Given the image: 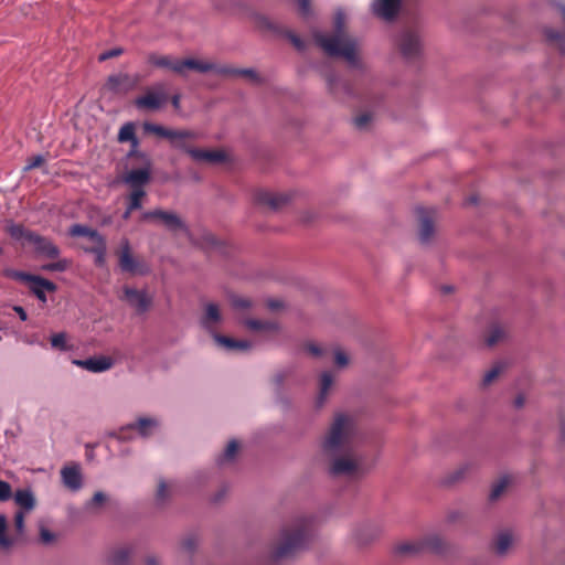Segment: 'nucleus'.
I'll list each match as a JSON object with an SVG mask.
<instances>
[{"label":"nucleus","instance_id":"7","mask_svg":"<svg viewBox=\"0 0 565 565\" xmlns=\"http://www.w3.org/2000/svg\"><path fill=\"white\" fill-rule=\"evenodd\" d=\"M445 547L444 540L437 534L427 535L424 539L402 543L397 546V552L401 554H413L422 551L441 552Z\"/></svg>","mask_w":565,"mask_h":565},{"label":"nucleus","instance_id":"23","mask_svg":"<svg viewBox=\"0 0 565 565\" xmlns=\"http://www.w3.org/2000/svg\"><path fill=\"white\" fill-rule=\"evenodd\" d=\"M149 63L156 67L167 68L181 75L182 60L175 58L171 55L152 54L149 56Z\"/></svg>","mask_w":565,"mask_h":565},{"label":"nucleus","instance_id":"34","mask_svg":"<svg viewBox=\"0 0 565 565\" xmlns=\"http://www.w3.org/2000/svg\"><path fill=\"white\" fill-rule=\"evenodd\" d=\"M108 497L103 491H97L93 495V498L85 503V510L90 513H97L107 502Z\"/></svg>","mask_w":565,"mask_h":565},{"label":"nucleus","instance_id":"3","mask_svg":"<svg viewBox=\"0 0 565 565\" xmlns=\"http://www.w3.org/2000/svg\"><path fill=\"white\" fill-rule=\"evenodd\" d=\"M315 533V522L311 516H299L284 526L271 550L275 559L288 558L307 547Z\"/></svg>","mask_w":565,"mask_h":565},{"label":"nucleus","instance_id":"57","mask_svg":"<svg viewBox=\"0 0 565 565\" xmlns=\"http://www.w3.org/2000/svg\"><path fill=\"white\" fill-rule=\"evenodd\" d=\"M122 53V50L119 49V47H116V49H113V50H109V51H106L104 52L103 54L99 55V61H106L108 58H111V57H115V56H118Z\"/></svg>","mask_w":565,"mask_h":565},{"label":"nucleus","instance_id":"50","mask_svg":"<svg viewBox=\"0 0 565 565\" xmlns=\"http://www.w3.org/2000/svg\"><path fill=\"white\" fill-rule=\"evenodd\" d=\"M40 540L43 544H51L55 541V534L51 532L49 529L41 526L40 527Z\"/></svg>","mask_w":565,"mask_h":565},{"label":"nucleus","instance_id":"2","mask_svg":"<svg viewBox=\"0 0 565 565\" xmlns=\"http://www.w3.org/2000/svg\"><path fill=\"white\" fill-rule=\"evenodd\" d=\"M347 19V12L343 9H338L333 20L334 32L332 34L315 32L313 38L324 53L342 57L349 65L358 67L360 65L358 42L344 33Z\"/></svg>","mask_w":565,"mask_h":565},{"label":"nucleus","instance_id":"54","mask_svg":"<svg viewBox=\"0 0 565 565\" xmlns=\"http://www.w3.org/2000/svg\"><path fill=\"white\" fill-rule=\"evenodd\" d=\"M168 495H169V484L164 481H161L158 486L157 498H158V500L163 501L168 498Z\"/></svg>","mask_w":565,"mask_h":565},{"label":"nucleus","instance_id":"15","mask_svg":"<svg viewBox=\"0 0 565 565\" xmlns=\"http://www.w3.org/2000/svg\"><path fill=\"white\" fill-rule=\"evenodd\" d=\"M72 363L90 373H103L110 370L114 365L113 359L106 355L92 356L85 360H73Z\"/></svg>","mask_w":565,"mask_h":565},{"label":"nucleus","instance_id":"4","mask_svg":"<svg viewBox=\"0 0 565 565\" xmlns=\"http://www.w3.org/2000/svg\"><path fill=\"white\" fill-rule=\"evenodd\" d=\"M141 218L143 221H157L162 224L167 230L175 233L183 234L191 242L196 244L192 233L182 221V218L174 212L163 211V210H153L142 213Z\"/></svg>","mask_w":565,"mask_h":565},{"label":"nucleus","instance_id":"62","mask_svg":"<svg viewBox=\"0 0 565 565\" xmlns=\"http://www.w3.org/2000/svg\"><path fill=\"white\" fill-rule=\"evenodd\" d=\"M289 39L297 49L301 50L303 47L302 41L298 36L290 35Z\"/></svg>","mask_w":565,"mask_h":565},{"label":"nucleus","instance_id":"56","mask_svg":"<svg viewBox=\"0 0 565 565\" xmlns=\"http://www.w3.org/2000/svg\"><path fill=\"white\" fill-rule=\"evenodd\" d=\"M306 351L311 354L312 356H320L322 354V349L316 344V343H308L306 347H305Z\"/></svg>","mask_w":565,"mask_h":565},{"label":"nucleus","instance_id":"61","mask_svg":"<svg viewBox=\"0 0 565 565\" xmlns=\"http://www.w3.org/2000/svg\"><path fill=\"white\" fill-rule=\"evenodd\" d=\"M214 237L209 234V233H205L204 234V243L201 244L202 247H206L209 245H213L214 244Z\"/></svg>","mask_w":565,"mask_h":565},{"label":"nucleus","instance_id":"42","mask_svg":"<svg viewBox=\"0 0 565 565\" xmlns=\"http://www.w3.org/2000/svg\"><path fill=\"white\" fill-rule=\"evenodd\" d=\"M8 232L11 237L22 241L23 243H28V234H33L32 232L24 230L22 226L14 224L8 226Z\"/></svg>","mask_w":565,"mask_h":565},{"label":"nucleus","instance_id":"13","mask_svg":"<svg viewBox=\"0 0 565 565\" xmlns=\"http://www.w3.org/2000/svg\"><path fill=\"white\" fill-rule=\"evenodd\" d=\"M222 322L223 315L220 306L214 302L205 303L200 318L201 327L213 334Z\"/></svg>","mask_w":565,"mask_h":565},{"label":"nucleus","instance_id":"22","mask_svg":"<svg viewBox=\"0 0 565 565\" xmlns=\"http://www.w3.org/2000/svg\"><path fill=\"white\" fill-rule=\"evenodd\" d=\"M243 323L255 332L278 333L280 331V324L276 320L245 319Z\"/></svg>","mask_w":565,"mask_h":565},{"label":"nucleus","instance_id":"5","mask_svg":"<svg viewBox=\"0 0 565 565\" xmlns=\"http://www.w3.org/2000/svg\"><path fill=\"white\" fill-rule=\"evenodd\" d=\"M119 298L137 315H145L153 302V297L147 289H137L131 286H124Z\"/></svg>","mask_w":565,"mask_h":565},{"label":"nucleus","instance_id":"6","mask_svg":"<svg viewBox=\"0 0 565 565\" xmlns=\"http://www.w3.org/2000/svg\"><path fill=\"white\" fill-rule=\"evenodd\" d=\"M382 533L383 527L379 522L365 521L351 530L350 540L358 547H364L375 542Z\"/></svg>","mask_w":565,"mask_h":565},{"label":"nucleus","instance_id":"12","mask_svg":"<svg viewBox=\"0 0 565 565\" xmlns=\"http://www.w3.org/2000/svg\"><path fill=\"white\" fill-rule=\"evenodd\" d=\"M398 47L406 60L416 58L422 52L419 35L413 31H404L398 38Z\"/></svg>","mask_w":565,"mask_h":565},{"label":"nucleus","instance_id":"38","mask_svg":"<svg viewBox=\"0 0 565 565\" xmlns=\"http://www.w3.org/2000/svg\"><path fill=\"white\" fill-rule=\"evenodd\" d=\"M130 552L127 547H119L111 552L109 562L113 565H125L129 559Z\"/></svg>","mask_w":565,"mask_h":565},{"label":"nucleus","instance_id":"39","mask_svg":"<svg viewBox=\"0 0 565 565\" xmlns=\"http://www.w3.org/2000/svg\"><path fill=\"white\" fill-rule=\"evenodd\" d=\"M433 233H434V227H433L430 220L425 215H420V227H419L420 241L424 243L428 242L429 238L431 237Z\"/></svg>","mask_w":565,"mask_h":565},{"label":"nucleus","instance_id":"64","mask_svg":"<svg viewBox=\"0 0 565 565\" xmlns=\"http://www.w3.org/2000/svg\"><path fill=\"white\" fill-rule=\"evenodd\" d=\"M172 102V105L175 109H179L180 108V96L179 95H174L171 99Z\"/></svg>","mask_w":565,"mask_h":565},{"label":"nucleus","instance_id":"55","mask_svg":"<svg viewBox=\"0 0 565 565\" xmlns=\"http://www.w3.org/2000/svg\"><path fill=\"white\" fill-rule=\"evenodd\" d=\"M232 303L237 309H246L252 306V302L247 298L236 297L232 300Z\"/></svg>","mask_w":565,"mask_h":565},{"label":"nucleus","instance_id":"52","mask_svg":"<svg viewBox=\"0 0 565 565\" xmlns=\"http://www.w3.org/2000/svg\"><path fill=\"white\" fill-rule=\"evenodd\" d=\"M21 341L26 345H40L43 347V342L39 339L36 334H24L21 337Z\"/></svg>","mask_w":565,"mask_h":565},{"label":"nucleus","instance_id":"58","mask_svg":"<svg viewBox=\"0 0 565 565\" xmlns=\"http://www.w3.org/2000/svg\"><path fill=\"white\" fill-rule=\"evenodd\" d=\"M267 307L274 311L280 310L284 308V301L280 299H270L267 301Z\"/></svg>","mask_w":565,"mask_h":565},{"label":"nucleus","instance_id":"27","mask_svg":"<svg viewBox=\"0 0 565 565\" xmlns=\"http://www.w3.org/2000/svg\"><path fill=\"white\" fill-rule=\"evenodd\" d=\"M515 543V536L510 531H502L497 535L494 551L498 555H505Z\"/></svg>","mask_w":565,"mask_h":565},{"label":"nucleus","instance_id":"46","mask_svg":"<svg viewBox=\"0 0 565 565\" xmlns=\"http://www.w3.org/2000/svg\"><path fill=\"white\" fill-rule=\"evenodd\" d=\"M8 276H10L11 278H13L15 280L23 281V282L28 284L29 286L38 277V276L30 275V274H26L24 271H19V270H10V271H8Z\"/></svg>","mask_w":565,"mask_h":565},{"label":"nucleus","instance_id":"24","mask_svg":"<svg viewBox=\"0 0 565 565\" xmlns=\"http://www.w3.org/2000/svg\"><path fill=\"white\" fill-rule=\"evenodd\" d=\"M61 477L64 486L70 490L77 491L82 488V473L77 467H64L61 470Z\"/></svg>","mask_w":565,"mask_h":565},{"label":"nucleus","instance_id":"40","mask_svg":"<svg viewBox=\"0 0 565 565\" xmlns=\"http://www.w3.org/2000/svg\"><path fill=\"white\" fill-rule=\"evenodd\" d=\"M504 370V363H495L489 371L486 372L482 383L484 386L490 385Z\"/></svg>","mask_w":565,"mask_h":565},{"label":"nucleus","instance_id":"29","mask_svg":"<svg viewBox=\"0 0 565 565\" xmlns=\"http://www.w3.org/2000/svg\"><path fill=\"white\" fill-rule=\"evenodd\" d=\"M70 234L72 236L86 238L90 245L104 238L97 231L81 224L73 225L70 228Z\"/></svg>","mask_w":565,"mask_h":565},{"label":"nucleus","instance_id":"30","mask_svg":"<svg viewBox=\"0 0 565 565\" xmlns=\"http://www.w3.org/2000/svg\"><path fill=\"white\" fill-rule=\"evenodd\" d=\"M50 344L53 350L67 352L74 349V345L70 341V337L66 332L53 333L50 338Z\"/></svg>","mask_w":565,"mask_h":565},{"label":"nucleus","instance_id":"47","mask_svg":"<svg viewBox=\"0 0 565 565\" xmlns=\"http://www.w3.org/2000/svg\"><path fill=\"white\" fill-rule=\"evenodd\" d=\"M350 362V358L349 355L340 350V349H337L334 351V363L338 367H345Z\"/></svg>","mask_w":565,"mask_h":565},{"label":"nucleus","instance_id":"37","mask_svg":"<svg viewBox=\"0 0 565 565\" xmlns=\"http://www.w3.org/2000/svg\"><path fill=\"white\" fill-rule=\"evenodd\" d=\"M510 483V478L508 476L501 477L497 482H494L491 487L489 499L491 501L498 500L501 494L505 491Z\"/></svg>","mask_w":565,"mask_h":565},{"label":"nucleus","instance_id":"21","mask_svg":"<svg viewBox=\"0 0 565 565\" xmlns=\"http://www.w3.org/2000/svg\"><path fill=\"white\" fill-rule=\"evenodd\" d=\"M15 504L20 508L19 511L29 513L36 507V498L30 488L18 489L13 494Z\"/></svg>","mask_w":565,"mask_h":565},{"label":"nucleus","instance_id":"63","mask_svg":"<svg viewBox=\"0 0 565 565\" xmlns=\"http://www.w3.org/2000/svg\"><path fill=\"white\" fill-rule=\"evenodd\" d=\"M258 23L264 26V28H271V23L269 22V20L265 17H259L258 18Z\"/></svg>","mask_w":565,"mask_h":565},{"label":"nucleus","instance_id":"11","mask_svg":"<svg viewBox=\"0 0 565 565\" xmlns=\"http://www.w3.org/2000/svg\"><path fill=\"white\" fill-rule=\"evenodd\" d=\"M189 71L198 73H215L226 75L227 67L220 66L214 62L207 60L185 58L182 60L181 76H185Z\"/></svg>","mask_w":565,"mask_h":565},{"label":"nucleus","instance_id":"43","mask_svg":"<svg viewBox=\"0 0 565 565\" xmlns=\"http://www.w3.org/2000/svg\"><path fill=\"white\" fill-rule=\"evenodd\" d=\"M473 469V465L471 462H465L460 467H458L450 476L449 481L456 482L462 479L469 471Z\"/></svg>","mask_w":565,"mask_h":565},{"label":"nucleus","instance_id":"14","mask_svg":"<svg viewBox=\"0 0 565 565\" xmlns=\"http://www.w3.org/2000/svg\"><path fill=\"white\" fill-rule=\"evenodd\" d=\"M160 427V419L152 415H142L127 425V428L135 430L141 437L152 436Z\"/></svg>","mask_w":565,"mask_h":565},{"label":"nucleus","instance_id":"35","mask_svg":"<svg viewBox=\"0 0 565 565\" xmlns=\"http://www.w3.org/2000/svg\"><path fill=\"white\" fill-rule=\"evenodd\" d=\"M85 249L95 255L96 265L104 266L106 254V243L104 238L93 245L85 246Z\"/></svg>","mask_w":565,"mask_h":565},{"label":"nucleus","instance_id":"19","mask_svg":"<svg viewBox=\"0 0 565 565\" xmlns=\"http://www.w3.org/2000/svg\"><path fill=\"white\" fill-rule=\"evenodd\" d=\"M28 244L32 245L36 252L49 258H55L58 255L57 247L51 241L35 233L28 234Z\"/></svg>","mask_w":565,"mask_h":565},{"label":"nucleus","instance_id":"18","mask_svg":"<svg viewBox=\"0 0 565 565\" xmlns=\"http://www.w3.org/2000/svg\"><path fill=\"white\" fill-rule=\"evenodd\" d=\"M185 141L183 140V148L181 149L186 151L196 162L216 163L225 159V154L222 151L188 148Z\"/></svg>","mask_w":565,"mask_h":565},{"label":"nucleus","instance_id":"49","mask_svg":"<svg viewBox=\"0 0 565 565\" xmlns=\"http://www.w3.org/2000/svg\"><path fill=\"white\" fill-rule=\"evenodd\" d=\"M44 161H45L44 156L36 154L33 158L28 160V163L25 164L23 170L24 171H29V170H32L34 168H39V167H41L44 163Z\"/></svg>","mask_w":565,"mask_h":565},{"label":"nucleus","instance_id":"16","mask_svg":"<svg viewBox=\"0 0 565 565\" xmlns=\"http://www.w3.org/2000/svg\"><path fill=\"white\" fill-rule=\"evenodd\" d=\"M401 4L402 0H373L371 9L376 17L391 21L397 15Z\"/></svg>","mask_w":565,"mask_h":565},{"label":"nucleus","instance_id":"31","mask_svg":"<svg viewBox=\"0 0 565 565\" xmlns=\"http://www.w3.org/2000/svg\"><path fill=\"white\" fill-rule=\"evenodd\" d=\"M508 335L507 328L500 323H492L489 327L488 333L486 335V343L489 347H493L497 343L504 340Z\"/></svg>","mask_w":565,"mask_h":565},{"label":"nucleus","instance_id":"28","mask_svg":"<svg viewBox=\"0 0 565 565\" xmlns=\"http://www.w3.org/2000/svg\"><path fill=\"white\" fill-rule=\"evenodd\" d=\"M333 384H334V375L331 372L324 371L320 374L319 392H318V397H317L318 405L321 406L326 402Z\"/></svg>","mask_w":565,"mask_h":565},{"label":"nucleus","instance_id":"25","mask_svg":"<svg viewBox=\"0 0 565 565\" xmlns=\"http://www.w3.org/2000/svg\"><path fill=\"white\" fill-rule=\"evenodd\" d=\"M213 339L217 345L226 351H247L252 348V342L247 340H235L217 333H213Z\"/></svg>","mask_w":565,"mask_h":565},{"label":"nucleus","instance_id":"59","mask_svg":"<svg viewBox=\"0 0 565 565\" xmlns=\"http://www.w3.org/2000/svg\"><path fill=\"white\" fill-rule=\"evenodd\" d=\"M298 7L303 15H308L310 13L309 0H298Z\"/></svg>","mask_w":565,"mask_h":565},{"label":"nucleus","instance_id":"10","mask_svg":"<svg viewBox=\"0 0 565 565\" xmlns=\"http://www.w3.org/2000/svg\"><path fill=\"white\" fill-rule=\"evenodd\" d=\"M143 128L148 132L168 138L175 148H183V140L193 139L195 137V134L189 130H172L150 122H146Z\"/></svg>","mask_w":565,"mask_h":565},{"label":"nucleus","instance_id":"26","mask_svg":"<svg viewBox=\"0 0 565 565\" xmlns=\"http://www.w3.org/2000/svg\"><path fill=\"white\" fill-rule=\"evenodd\" d=\"M29 287L31 291L38 297V299L42 302H46V291L51 292L56 289L54 282L44 279L40 276H38Z\"/></svg>","mask_w":565,"mask_h":565},{"label":"nucleus","instance_id":"48","mask_svg":"<svg viewBox=\"0 0 565 565\" xmlns=\"http://www.w3.org/2000/svg\"><path fill=\"white\" fill-rule=\"evenodd\" d=\"M12 497L11 486L3 480H0V501H8Z\"/></svg>","mask_w":565,"mask_h":565},{"label":"nucleus","instance_id":"60","mask_svg":"<svg viewBox=\"0 0 565 565\" xmlns=\"http://www.w3.org/2000/svg\"><path fill=\"white\" fill-rule=\"evenodd\" d=\"M13 310H14V312L19 316V318L22 321H26L28 320L26 311L21 306H14Z\"/></svg>","mask_w":565,"mask_h":565},{"label":"nucleus","instance_id":"1","mask_svg":"<svg viewBox=\"0 0 565 565\" xmlns=\"http://www.w3.org/2000/svg\"><path fill=\"white\" fill-rule=\"evenodd\" d=\"M321 449L329 458V472L333 477H356L367 468L359 450L358 430L352 417L345 414L334 416L326 434Z\"/></svg>","mask_w":565,"mask_h":565},{"label":"nucleus","instance_id":"45","mask_svg":"<svg viewBox=\"0 0 565 565\" xmlns=\"http://www.w3.org/2000/svg\"><path fill=\"white\" fill-rule=\"evenodd\" d=\"M227 70H228V72L226 74H234V75L245 76V77L249 78L254 83L260 82V78H259L258 74L253 68L232 70V68L227 67Z\"/></svg>","mask_w":565,"mask_h":565},{"label":"nucleus","instance_id":"51","mask_svg":"<svg viewBox=\"0 0 565 565\" xmlns=\"http://www.w3.org/2000/svg\"><path fill=\"white\" fill-rule=\"evenodd\" d=\"M24 518L25 512L23 511H18L14 515V526L19 534H23L24 532Z\"/></svg>","mask_w":565,"mask_h":565},{"label":"nucleus","instance_id":"53","mask_svg":"<svg viewBox=\"0 0 565 565\" xmlns=\"http://www.w3.org/2000/svg\"><path fill=\"white\" fill-rule=\"evenodd\" d=\"M371 120L372 116L370 114H362L354 118V124L358 128H365Z\"/></svg>","mask_w":565,"mask_h":565},{"label":"nucleus","instance_id":"32","mask_svg":"<svg viewBox=\"0 0 565 565\" xmlns=\"http://www.w3.org/2000/svg\"><path fill=\"white\" fill-rule=\"evenodd\" d=\"M239 451V444L237 440L233 439L230 440L227 446L225 447L224 451L218 456L217 463L220 466H226L228 463H232Z\"/></svg>","mask_w":565,"mask_h":565},{"label":"nucleus","instance_id":"20","mask_svg":"<svg viewBox=\"0 0 565 565\" xmlns=\"http://www.w3.org/2000/svg\"><path fill=\"white\" fill-rule=\"evenodd\" d=\"M150 180V167L149 163L147 167L141 169H134L126 173L124 177V182L128 184L132 190L142 189L145 184H147Z\"/></svg>","mask_w":565,"mask_h":565},{"label":"nucleus","instance_id":"44","mask_svg":"<svg viewBox=\"0 0 565 565\" xmlns=\"http://www.w3.org/2000/svg\"><path fill=\"white\" fill-rule=\"evenodd\" d=\"M7 518L0 514V547L8 548L12 545V541L6 535Z\"/></svg>","mask_w":565,"mask_h":565},{"label":"nucleus","instance_id":"17","mask_svg":"<svg viewBox=\"0 0 565 565\" xmlns=\"http://www.w3.org/2000/svg\"><path fill=\"white\" fill-rule=\"evenodd\" d=\"M138 81L137 76L132 77L126 73H120L109 76L106 86L111 92L125 93L132 89Z\"/></svg>","mask_w":565,"mask_h":565},{"label":"nucleus","instance_id":"9","mask_svg":"<svg viewBox=\"0 0 565 565\" xmlns=\"http://www.w3.org/2000/svg\"><path fill=\"white\" fill-rule=\"evenodd\" d=\"M168 95L164 84L160 83L147 89L145 95L136 98L135 105L139 109L157 110L166 104Z\"/></svg>","mask_w":565,"mask_h":565},{"label":"nucleus","instance_id":"41","mask_svg":"<svg viewBox=\"0 0 565 565\" xmlns=\"http://www.w3.org/2000/svg\"><path fill=\"white\" fill-rule=\"evenodd\" d=\"M146 195L143 189L132 190L129 195V211H134L141 207V199Z\"/></svg>","mask_w":565,"mask_h":565},{"label":"nucleus","instance_id":"8","mask_svg":"<svg viewBox=\"0 0 565 565\" xmlns=\"http://www.w3.org/2000/svg\"><path fill=\"white\" fill-rule=\"evenodd\" d=\"M119 267L122 271L132 276H145L150 273V267L147 263L132 256L128 242H125L121 246Z\"/></svg>","mask_w":565,"mask_h":565},{"label":"nucleus","instance_id":"33","mask_svg":"<svg viewBox=\"0 0 565 565\" xmlns=\"http://www.w3.org/2000/svg\"><path fill=\"white\" fill-rule=\"evenodd\" d=\"M118 141L119 142H130L134 149H137L139 146V141L135 134V124L126 122L121 126L118 132Z\"/></svg>","mask_w":565,"mask_h":565},{"label":"nucleus","instance_id":"36","mask_svg":"<svg viewBox=\"0 0 565 565\" xmlns=\"http://www.w3.org/2000/svg\"><path fill=\"white\" fill-rule=\"evenodd\" d=\"M258 201L273 209H278L287 202V198L282 194L263 193L259 195Z\"/></svg>","mask_w":565,"mask_h":565}]
</instances>
